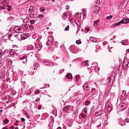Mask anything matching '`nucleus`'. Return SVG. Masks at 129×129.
I'll list each match as a JSON object with an SVG mask.
<instances>
[{
  "instance_id": "42",
  "label": "nucleus",
  "mask_w": 129,
  "mask_h": 129,
  "mask_svg": "<svg viewBox=\"0 0 129 129\" xmlns=\"http://www.w3.org/2000/svg\"><path fill=\"white\" fill-rule=\"evenodd\" d=\"M97 4H100V1H98L96 2Z\"/></svg>"
},
{
  "instance_id": "12",
  "label": "nucleus",
  "mask_w": 129,
  "mask_h": 129,
  "mask_svg": "<svg viewBox=\"0 0 129 129\" xmlns=\"http://www.w3.org/2000/svg\"><path fill=\"white\" fill-rule=\"evenodd\" d=\"M48 41H50L51 42H53V39L51 36H49L48 37Z\"/></svg>"
},
{
  "instance_id": "24",
  "label": "nucleus",
  "mask_w": 129,
  "mask_h": 129,
  "mask_svg": "<svg viewBox=\"0 0 129 129\" xmlns=\"http://www.w3.org/2000/svg\"><path fill=\"white\" fill-rule=\"evenodd\" d=\"M40 92V91L39 90H37L35 91V93L36 94H39Z\"/></svg>"
},
{
  "instance_id": "52",
  "label": "nucleus",
  "mask_w": 129,
  "mask_h": 129,
  "mask_svg": "<svg viewBox=\"0 0 129 129\" xmlns=\"http://www.w3.org/2000/svg\"><path fill=\"white\" fill-rule=\"evenodd\" d=\"M126 51L127 52H129V49H127L126 50Z\"/></svg>"
},
{
  "instance_id": "9",
  "label": "nucleus",
  "mask_w": 129,
  "mask_h": 129,
  "mask_svg": "<svg viewBox=\"0 0 129 129\" xmlns=\"http://www.w3.org/2000/svg\"><path fill=\"white\" fill-rule=\"evenodd\" d=\"M69 108V106H67L66 107H64L63 109L62 110L63 111H66L68 110Z\"/></svg>"
},
{
  "instance_id": "6",
  "label": "nucleus",
  "mask_w": 129,
  "mask_h": 129,
  "mask_svg": "<svg viewBox=\"0 0 129 129\" xmlns=\"http://www.w3.org/2000/svg\"><path fill=\"white\" fill-rule=\"evenodd\" d=\"M128 61L124 60L123 63V66L126 67L128 65Z\"/></svg>"
},
{
  "instance_id": "51",
  "label": "nucleus",
  "mask_w": 129,
  "mask_h": 129,
  "mask_svg": "<svg viewBox=\"0 0 129 129\" xmlns=\"http://www.w3.org/2000/svg\"><path fill=\"white\" fill-rule=\"evenodd\" d=\"M12 19H13V17H10L9 18V19L11 20V19H12Z\"/></svg>"
},
{
  "instance_id": "13",
  "label": "nucleus",
  "mask_w": 129,
  "mask_h": 129,
  "mask_svg": "<svg viewBox=\"0 0 129 129\" xmlns=\"http://www.w3.org/2000/svg\"><path fill=\"white\" fill-rule=\"evenodd\" d=\"M84 88L85 90H87L89 89V88L88 86L86 85L85 84L84 85Z\"/></svg>"
},
{
  "instance_id": "53",
  "label": "nucleus",
  "mask_w": 129,
  "mask_h": 129,
  "mask_svg": "<svg viewBox=\"0 0 129 129\" xmlns=\"http://www.w3.org/2000/svg\"><path fill=\"white\" fill-rule=\"evenodd\" d=\"M92 41L93 42H96V39L93 40H92Z\"/></svg>"
},
{
  "instance_id": "20",
  "label": "nucleus",
  "mask_w": 129,
  "mask_h": 129,
  "mask_svg": "<svg viewBox=\"0 0 129 129\" xmlns=\"http://www.w3.org/2000/svg\"><path fill=\"white\" fill-rule=\"evenodd\" d=\"M28 26L29 27V28H30V29L31 30H33L34 29L33 26L31 25H29Z\"/></svg>"
},
{
  "instance_id": "36",
  "label": "nucleus",
  "mask_w": 129,
  "mask_h": 129,
  "mask_svg": "<svg viewBox=\"0 0 129 129\" xmlns=\"http://www.w3.org/2000/svg\"><path fill=\"white\" fill-rule=\"evenodd\" d=\"M3 54H4L2 53V51H0V57H1Z\"/></svg>"
},
{
  "instance_id": "50",
  "label": "nucleus",
  "mask_w": 129,
  "mask_h": 129,
  "mask_svg": "<svg viewBox=\"0 0 129 129\" xmlns=\"http://www.w3.org/2000/svg\"><path fill=\"white\" fill-rule=\"evenodd\" d=\"M110 79H112V80H114V78L113 77H110Z\"/></svg>"
},
{
  "instance_id": "49",
  "label": "nucleus",
  "mask_w": 129,
  "mask_h": 129,
  "mask_svg": "<svg viewBox=\"0 0 129 129\" xmlns=\"http://www.w3.org/2000/svg\"><path fill=\"white\" fill-rule=\"evenodd\" d=\"M63 15L64 16H67V14L65 13H64L63 14Z\"/></svg>"
},
{
  "instance_id": "29",
  "label": "nucleus",
  "mask_w": 129,
  "mask_h": 129,
  "mask_svg": "<svg viewBox=\"0 0 129 129\" xmlns=\"http://www.w3.org/2000/svg\"><path fill=\"white\" fill-rule=\"evenodd\" d=\"M89 103H90V102L89 101H87L85 102V105L86 106H88V105L89 104Z\"/></svg>"
},
{
  "instance_id": "27",
  "label": "nucleus",
  "mask_w": 129,
  "mask_h": 129,
  "mask_svg": "<svg viewBox=\"0 0 129 129\" xmlns=\"http://www.w3.org/2000/svg\"><path fill=\"white\" fill-rule=\"evenodd\" d=\"M33 46H30L28 47V50H31V49H33Z\"/></svg>"
},
{
  "instance_id": "26",
  "label": "nucleus",
  "mask_w": 129,
  "mask_h": 129,
  "mask_svg": "<svg viewBox=\"0 0 129 129\" xmlns=\"http://www.w3.org/2000/svg\"><path fill=\"white\" fill-rule=\"evenodd\" d=\"M35 20H32L30 21V23L32 24H34L35 23Z\"/></svg>"
},
{
  "instance_id": "48",
  "label": "nucleus",
  "mask_w": 129,
  "mask_h": 129,
  "mask_svg": "<svg viewBox=\"0 0 129 129\" xmlns=\"http://www.w3.org/2000/svg\"><path fill=\"white\" fill-rule=\"evenodd\" d=\"M29 16H33V14H30L29 15Z\"/></svg>"
},
{
  "instance_id": "28",
  "label": "nucleus",
  "mask_w": 129,
  "mask_h": 129,
  "mask_svg": "<svg viewBox=\"0 0 129 129\" xmlns=\"http://www.w3.org/2000/svg\"><path fill=\"white\" fill-rule=\"evenodd\" d=\"M76 43L77 44H79L81 43V42L79 40H77L76 41Z\"/></svg>"
},
{
  "instance_id": "59",
  "label": "nucleus",
  "mask_w": 129,
  "mask_h": 129,
  "mask_svg": "<svg viewBox=\"0 0 129 129\" xmlns=\"http://www.w3.org/2000/svg\"><path fill=\"white\" fill-rule=\"evenodd\" d=\"M19 122V121H16V122L17 123V122Z\"/></svg>"
},
{
  "instance_id": "22",
  "label": "nucleus",
  "mask_w": 129,
  "mask_h": 129,
  "mask_svg": "<svg viewBox=\"0 0 129 129\" xmlns=\"http://www.w3.org/2000/svg\"><path fill=\"white\" fill-rule=\"evenodd\" d=\"M95 91V89L94 88H92L91 90V92L92 93V94H93L94 93Z\"/></svg>"
},
{
  "instance_id": "61",
  "label": "nucleus",
  "mask_w": 129,
  "mask_h": 129,
  "mask_svg": "<svg viewBox=\"0 0 129 129\" xmlns=\"http://www.w3.org/2000/svg\"><path fill=\"white\" fill-rule=\"evenodd\" d=\"M84 112H85V113H86V112H87V111H84Z\"/></svg>"
},
{
  "instance_id": "8",
  "label": "nucleus",
  "mask_w": 129,
  "mask_h": 129,
  "mask_svg": "<svg viewBox=\"0 0 129 129\" xmlns=\"http://www.w3.org/2000/svg\"><path fill=\"white\" fill-rule=\"evenodd\" d=\"M99 21L98 20H96L95 21L94 23V26H97L99 23Z\"/></svg>"
},
{
  "instance_id": "33",
  "label": "nucleus",
  "mask_w": 129,
  "mask_h": 129,
  "mask_svg": "<svg viewBox=\"0 0 129 129\" xmlns=\"http://www.w3.org/2000/svg\"><path fill=\"white\" fill-rule=\"evenodd\" d=\"M69 26H67L65 28V30H69Z\"/></svg>"
},
{
  "instance_id": "44",
  "label": "nucleus",
  "mask_w": 129,
  "mask_h": 129,
  "mask_svg": "<svg viewBox=\"0 0 129 129\" xmlns=\"http://www.w3.org/2000/svg\"><path fill=\"white\" fill-rule=\"evenodd\" d=\"M24 26L25 27V28H26V26H27V24H25L24 25Z\"/></svg>"
},
{
  "instance_id": "32",
  "label": "nucleus",
  "mask_w": 129,
  "mask_h": 129,
  "mask_svg": "<svg viewBox=\"0 0 129 129\" xmlns=\"http://www.w3.org/2000/svg\"><path fill=\"white\" fill-rule=\"evenodd\" d=\"M81 116L83 118H85L86 117V115L84 114H82L81 115Z\"/></svg>"
},
{
  "instance_id": "15",
  "label": "nucleus",
  "mask_w": 129,
  "mask_h": 129,
  "mask_svg": "<svg viewBox=\"0 0 129 129\" xmlns=\"http://www.w3.org/2000/svg\"><path fill=\"white\" fill-rule=\"evenodd\" d=\"M126 94V91L123 90L122 91V96H124Z\"/></svg>"
},
{
  "instance_id": "17",
  "label": "nucleus",
  "mask_w": 129,
  "mask_h": 129,
  "mask_svg": "<svg viewBox=\"0 0 129 129\" xmlns=\"http://www.w3.org/2000/svg\"><path fill=\"white\" fill-rule=\"evenodd\" d=\"M87 61H83L82 62V64H84V65H85V64L86 65L88 66V64L87 62Z\"/></svg>"
},
{
  "instance_id": "47",
  "label": "nucleus",
  "mask_w": 129,
  "mask_h": 129,
  "mask_svg": "<svg viewBox=\"0 0 129 129\" xmlns=\"http://www.w3.org/2000/svg\"><path fill=\"white\" fill-rule=\"evenodd\" d=\"M3 129H8V128L6 127H5L3 128Z\"/></svg>"
},
{
  "instance_id": "41",
  "label": "nucleus",
  "mask_w": 129,
  "mask_h": 129,
  "mask_svg": "<svg viewBox=\"0 0 129 129\" xmlns=\"http://www.w3.org/2000/svg\"><path fill=\"white\" fill-rule=\"evenodd\" d=\"M10 54L12 55V54H13V55H14V52H13V51H10Z\"/></svg>"
},
{
  "instance_id": "45",
  "label": "nucleus",
  "mask_w": 129,
  "mask_h": 129,
  "mask_svg": "<svg viewBox=\"0 0 129 129\" xmlns=\"http://www.w3.org/2000/svg\"><path fill=\"white\" fill-rule=\"evenodd\" d=\"M39 98H38L36 100V102H38V101L39 100Z\"/></svg>"
},
{
  "instance_id": "1",
  "label": "nucleus",
  "mask_w": 129,
  "mask_h": 129,
  "mask_svg": "<svg viewBox=\"0 0 129 129\" xmlns=\"http://www.w3.org/2000/svg\"><path fill=\"white\" fill-rule=\"evenodd\" d=\"M129 20V19L128 18H123L122 19V20L118 22L117 23H116L115 24V25L118 26L120 24L122 23L126 24L128 23Z\"/></svg>"
},
{
  "instance_id": "62",
  "label": "nucleus",
  "mask_w": 129,
  "mask_h": 129,
  "mask_svg": "<svg viewBox=\"0 0 129 129\" xmlns=\"http://www.w3.org/2000/svg\"><path fill=\"white\" fill-rule=\"evenodd\" d=\"M48 85L49 86L48 87H49V84H48Z\"/></svg>"
},
{
  "instance_id": "30",
  "label": "nucleus",
  "mask_w": 129,
  "mask_h": 129,
  "mask_svg": "<svg viewBox=\"0 0 129 129\" xmlns=\"http://www.w3.org/2000/svg\"><path fill=\"white\" fill-rule=\"evenodd\" d=\"M112 17V16L111 15H110L108 16H107L106 17V19H110Z\"/></svg>"
},
{
  "instance_id": "64",
  "label": "nucleus",
  "mask_w": 129,
  "mask_h": 129,
  "mask_svg": "<svg viewBox=\"0 0 129 129\" xmlns=\"http://www.w3.org/2000/svg\"><path fill=\"white\" fill-rule=\"evenodd\" d=\"M125 123H124V125H125Z\"/></svg>"
},
{
  "instance_id": "23",
  "label": "nucleus",
  "mask_w": 129,
  "mask_h": 129,
  "mask_svg": "<svg viewBox=\"0 0 129 129\" xmlns=\"http://www.w3.org/2000/svg\"><path fill=\"white\" fill-rule=\"evenodd\" d=\"M124 122L125 123H128L129 122V119L128 118H126L124 120Z\"/></svg>"
},
{
  "instance_id": "57",
  "label": "nucleus",
  "mask_w": 129,
  "mask_h": 129,
  "mask_svg": "<svg viewBox=\"0 0 129 129\" xmlns=\"http://www.w3.org/2000/svg\"><path fill=\"white\" fill-rule=\"evenodd\" d=\"M81 65L83 66H84V64H82V62Z\"/></svg>"
},
{
  "instance_id": "37",
  "label": "nucleus",
  "mask_w": 129,
  "mask_h": 129,
  "mask_svg": "<svg viewBox=\"0 0 129 129\" xmlns=\"http://www.w3.org/2000/svg\"><path fill=\"white\" fill-rule=\"evenodd\" d=\"M21 120L22 121L24 122L25 121V119L24 118H22L21 119Z\"/></svg>"
},
{
  "instance_id": "18",
  "label": "nucleus",
  "mask_w": 129,
  "mask_h": 129,
  "mask_svg": "<svg viewBox=\"0 0 129 129\" xmlns=\"http://www.w3.org/2000/svg\"><path fill=\"white\" fill-rule=\"evenodd\" d=\"M8 120L7 119H6L4 120V123L5 124H6L8 122Z\"/></svg>"
},
{
  "instance_id": "16",
  "label": "nucleus",
  "mask_w": 129,
  "mask_h": 129,
  "mask_svg": "<svg viewBox=\"0 0 129 129\" xmlns=\"http://www.w3.org/2000/svg\"><path fill=\"white\" fill-rule=\"evenodd\" d=\"M52 42H51L50 41H47L46 44L47 45H51L52 44Z\"/></svg>"
},
{
  "instance_id": "4",
  "label": "nucleus",
  "mask_w": 129,
  "mask_h": 129,
  "mask_svg": "<svg viewBox=\"0 0 129 129\" xmlns=\"http://www.w3.org/2000/svg\"><path fill=\"white\" fill-rule=\"evenodd\" d=\"M119 106L120 108L122 110L125 108L126 105L124 103H121L120 104Z\"/></svg>"
},
{
  "instance_id": "7",
  "label": "nucleus",
  "mask_w": 129,
  "mask_h": 129,
  "mask_svg": "<svg viewBox=\"0 0 129 129\" xmlns=\"http://www.w3.org/2000/svg\"><path fill=\"white\" fill-rule=\"evenodd\" d=\"M7 6L8 7V8L7 9L8 11L9 12L12 9V6L10 5H9L8 4L7 5Z\"/></svg>"
},
{
  "instance_id": "46",
  "label": "nucleus",
  "mask_w": 129,
  "mask_h": 129,
  "mask_svg": "<svg viewBox=\"0 0 129 129\" xmlns=\"http://www.w3.org/2000/svg\"><path fill=\"white\" fill-rule=\"evenodd\" d=\"M100 11V10H96V11H95V12H96L97 13H98Z\"/></svg>"
},
{
  "instance_id": "19",
  "label": "nucleus",
  "mask_w": 129,
  "mask_h": 129,
  "mask_svg": "<svg viewBox=\"0 0 129 129\" xmlns=\"http://www.w3.org/2000/svg\"><path fill=\"white\" fill-rule=\"evenodd\" d=\"M79 76L77 75H76L75 77V78L76 79V81H78L79 78Z\"/></svg>"
},
{
  "instance_id": "35",
  "label": "nucleus",
  "mask_w": 129,
  "mask_h": 129,
  "mask_svg": "<svg viewBox=\"0 0 129 129\" xmlns=\"http://www.w3.org/2000/svg\"><path fill=\"white\" fill-rule=\"evenodd\" d=\"M0 8L1 9H5L4 6H1L0 7Z\"/></svg>"
},
{
  "instance_id": "54",
  "label": "nucleus",
  "mask_w": 129,
  "mask_h": 129,
  "mask_svg": "<svg viewBox=\"0 0 129 129\" xmlns=\"http://www.w3.org/2000/svg\"><path fill=\"white\" fill-rule=\"evenodd\" d=\"M69 8V7H66V9H68Z\"/></svg>"
},
{
  "instance_id": "40",
  "label": "nucleus",
  "mask_w": 129,
  "mask_h": 129,
  "mask_svg": "<svg viewBox=\"0 0 129 129\" xmlns=\"http://www.w3.org/2000/svg\"><path fill=\"white\" fill-rule=\"evenodd\" d=\"M85 30L87 31H88L89 29V28L87 27L85 28Z\"/></svg>"
},
{
  "instance_id": "25",
  "label": "nucleus",
  "mask_w": 129,
  "mask_h": 129,
  "mask_svg": "<svg viewBox=\"0 0 129 129\" xmlns=\"http://www.w3.org/2000/svg\"><path fill=\"white\" fill-rule=\"evenodd\" d=\"M36 48L37 49L38 48V49L40 50L41 49V48L40 46L37 45L36 46Z\"/></svg>"
},
{
  "instance_id": "5",
  "label": "nucleus",
  "mask_w": 129,
  "mask_h": 129,
  "mask_svg": "<svg viewBox=\"0 0 129 129\" xmlns=\"http://www.w3.org/2000/svg\"><path fill=\"white\" fill-rule=\"evenodd\" d=\"M66 77L68 79H72V75L71 73H68L66 75Z\"/></svg>"
},
{
  "instance_id": "10",
  "label": "nucleus",
  "mask_w": 129,
  "mask_h": 129,
  "mask_svg": "<svg viewBox=\"0 0 129 129\" xmlns=\"http://www.w3.org/2000/svg\"><path fill=\"white\" fill-rule=\"evenodd\" d=\"M100 111H98L96 112L95 114V115L96 116H98L101 115V113Z\"/></svg>"
},
{
  "instance_id": "63",
  "label": "nucleus",
  "mask_w": 129,
  "mask_h": 129,
  "mask_svg": "<svg viewBox=\"0 0 129 129\" xmlns=\"http://www.w3.org/2000/svg\"><path fill=\"white\" fill-rule=\"evenodd\" d=\"M99 68H98V70H99Z\"/></svg>"
},
{
  "instance_id": "34",
  "label": "nucleus",
  "mask_w": 129,
  "mask_h": 129,
  "mask_svg": "<svg viewBox=\"0 0 129 129\" xmlns=\"http://www.w3.org/2000/svg\"><path fill=\"white\" fill-rule=\"evenodd\" d=\"M2 4L3 5H4V6H5L6 5H7V4H8V3H4L3 2V3Z\"/></svg>"
},
{
  "instance_id": "55",
  "label": "nucleus",
  "mask_w": 129,
  "mask_h": 129,
  "mask_svg": "<svg viewBox=\"0 0 129 129\" xmlns=\"http://www.w3.org/2000/svg\"><path fill=\"white\" fill-rule=\"evenodd\" d=\"M15 125H17V123H16H16H15Z\"/></svg>"
},
{
  "instance_id": "39",
  "label": "nucleus",
  "mask_w": 129,
  "mask_h": 129,
  "mask_svg": "<svg viewBox=\"0 0 129 129\" xmlns=\"http://www.w3.org/2000/svg\"><path fill=\"white\" fill-rule=\"evenodd\" d=\"M41 106L40 105L38 107V109L39 110L41 109Z\"/></svg>"
},
{
  "instance_id": "60",
  "label": "nucleus",
  "mask_w": 129,
  "mask_h": 129,
  "mask_svg": "<svg viewBox=\"0 0 129 129\" xmlns=\"http://www.w3.org/2000/svg\"><path fill=\"white\" fill-rule=\"evenodd\" d=\"M52 1H54L55 0H51Z\"/></svg>"
},
{
  "instance_id": "58",
  "label": "nucleus",
  "mask_w": 129,
  "mask_h": 129,
  "mask_svg": "<svg viewBox=\"0 0 129 129\" xmlns=\"http://www.w3.org/2000/svg\"><path fill=\"white\" fill-rule=\"evenodd\" d=\"M15 129H19L18 128L16 127L15 128Z\"/></svg>"
},
{
  "instance_id": "14",
  "label": "nucleus",
  "mask_w": 129,
  "mask_h": 129,
  "mask_svg": "<svg viewBox=\"0 0 129 129\" xmlns=\"http://www.w3.org/2000/svg\"><path fill=\"white\" fill-rule=\"evenodd\" d=\"M34 9V7L33 6H31L29 8L28 11L30 12H31L33 11V9Z\"/></svg>"
},
{
  "instance_id": "3",
  "label": "nucleus",
  "mask_w": 129,
  "mask_h": 129,
  "mask_svg": "<svg viewBox=\"0 0 129 129\" xmlns=\"http://www.w3.org/2000/svg\"><path fill=\"white\" fill-rule=\"evenodd\" d=\"M14 29L15 31H16L17 33H22L21 30V28L18 26H16L15 27Z\"/></svg>"
},
{
  "instance_id": "2",
  "label": "nucleus",
  "mask_w": 129,
  "mask_h": 129,
  "mask_svg": "<svg viewBox=\"0 0 129 129\" xmlns=\"http://www.w3.org/2000/svg\"><path fill=\"white\" fill-rule=\"evenodd\" d=\"M27 56L26 55H24L20 59L21 60H22V62L23 63H25L27 61Z\"/></svg>"
},
{
  "instance_id": "11",
  "label": "nucleus",
  "mask_w": 129,
  "mask_h": 129,
  "mask_svg": "<svg viewBox=\"0 0 129 129\" xmlns=\"http://www.w3.org/2000/svg\"><path fill=\"white\" fill-rule=\"evenodd\" d=\"M7 61L9 65H11L12 64V61L10 59H7Z\"/></svg>"
},
{
  "instance_id": "31",
  "label": "nucleus",
  "mask_w": 129,
  "mask_h": 129,
  "mask_svg": "<svg viewBox=\"0 0 129 129\" xmlns=\"http://www.w3.org/2000/svg\"><path fill=\"white\" fill-rule=\"evenodd\" d=\"M107 108H110V109H108V110H110L112 109V107L111 106H110L108 105L107 106ZM107 109H108L107 108Z\"/></svg>"
},
{
  "instance_id": "38",
  "label": "nucleus",
  "mask_w": 129,
  "mask_h": 129,
  "mask_svg": "<svg viewBox=\"0 0 129 129\" xmlns=\"http://www.w3.org/2000/svg\"><path fill=\"white\" fill-rule=\"evenodd\" d=\"M124 45H127L128 44V43H127V41H125L124 42Z\"/></svg>"
},
{
  "instance_id": "21",
  "label": "nucleus",
  "mask_w": 129,
  "mask_h": 129,
  "mask_svg": "<svg viewBox=\"0 0 129 129\" xmlns=\"http://www.w3.org/2000/svg\"><path fill=\"white\" fill-rule=\"evenodd\" d=\"M40 10L42 12H43L45 10V8L44 7H42L40 8Z\"/></svg>"
},
{
  "instance_id": "43",
  "label": "nucleus",
  "mask_w": 129,
  "mask_h": 129,
  "mask_svg": "<svg viewBox=\"0 0 129 129\" xmlns=\"http://www.w3.org/2000/svg\"><path fill=\"white\" fill-rule=\"evenodd\" d=\"M43 16V15L40 14L39 15V18H40L41 17H42Z\"/></svg>"
},
{
  "instance_id": "56",
  "label": "nucleus",
  "mask_w": 129,
  "mask_h": 129,
  "mask_svg": "<svg viewBox=\"0 0 129 129\" xmlns=\"http://www.w3.org/2000/svg\"><path fill=\"white\" fill-rule=\"evenodd\" d=\"M0 111H1V112H3V110H0Z\"/></svg>"
}]
</instances>
